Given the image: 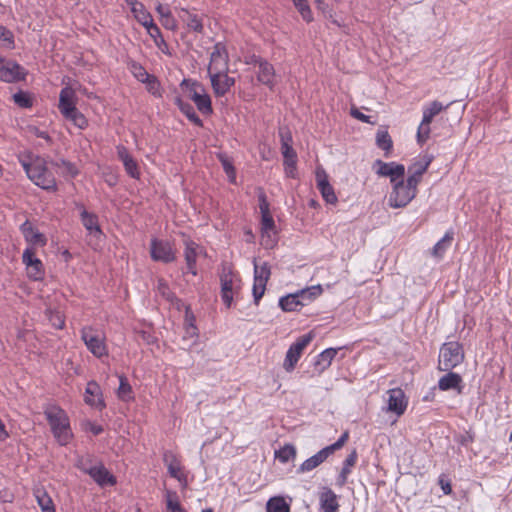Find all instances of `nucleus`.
Here are the masks:
<instances>
[{
  "instance_id": "774afa93",
  "label": "nucleus",
  "mask_w": 512,
  "mask_h": 512,
  "mask_svg": "<svg viewBox=\"0 0 512 512\" xmlns=\"http://www.w3.org/2000/svg\"><path fill=\"white\" fill-rule=\"evenodd\" d=\"M0 43L11 46L13 43V35L5 27L0 26Z\"/></svg>"
},
{
  "instance_id": "4be33fe9",
  "label": "nucleus",
  "mask_w": 512,
  "mask_h": 512,
  "mask_svg": "<svg viewBox=\"0 0 512 512\" xmlns=\"http://www.w3.org/2000/svg\"><path fill=\"white\" fill-rule=\"evenodd\" d=\"M202 253V248L194 243L193 241L186 240L185 241V251L184 256L187 264V269L193 275L197 274L196 271V260L197 257Z\"/></svg>"
},
{
  "instance_id": "7ed1b4c3",
  "label": "nucleus",
  "mask_w": 512,
  "mask_h": 512,
  "mask_svg": "<svg viewBox=\"0 0 512 512\" xmlns=\"http://www.w3.org/2000/svg\"><path fill=\"white\" fill-rule=\"evenodd\" d=\"M44 413L58 443L66 445L72 438V432L65 411L57 406H49Z\"/></svg>"
},
{
  "instance_id": "393cba45",
  "label": "nucleus",
  "mask_w": 512,
  "mask_h": 512,
  "mask_svg": "<svg viewBox=\"0 0 512 512\" xmlns=\"http://www.w3.org/2000/svg\"><path fill=\"white\" fill-rule=\"evenodd\" d=\"M117 154L119 159L123 162L126 172L133 178L139 177V170L136 161L129 154L128 150L123 147H117Z\"/></svg>"
},
{
  "instance_id": "4d7b16f0",
  "label": "nucleus",
  "mask_w": 512,
  "mask_h": 512,
  "mask_svg": "<svg viewBox=\"0 0 512 512\" xmlns=\"http://www.w3.org/2000/svg\"><path fill=\"white\" fill-rule=\"evenodd\" d=\"M220 162L223 166L224 171L228 175L231 182L235 181V170L232 165V163L229 161V159L224 155H219Z\"/></svg>"
},
{
  "instance_id": "37998d69",
  "label": "nucleus",
  "mask_w": 512,
  "mask_h": 512,
  "mask_svg": "<svg viewBox=\"0 0 512 512\" xmlns=\"http://www.w3.org/2000/svg\"><path fill=\"white\" fill-rule=\"evenodd\" d=\"M54 165L58 168L59 173L67 177H75L78 173L76 167L67 161L61 160L60 162L54 163Z\"/></svg>"
},
{
  "instance_id": "9b49d317",
  "label": "nucleus",
  "mask_w": 512,
  "mask_h": 512,
  "mask_svg": "<svg viewBox=\"0 0 512 512\" xmlns=\"http://www.w3.org/2000/svg\"><path fill=\"white\" fill-rule=\"evenodd\" d=\"M23 263L26 265L27 275L34 281L41 280L44 276L43 264L35 257L32 248H27L22 255Z\"/></svg>"
},
{
  "instance_id": "69168bd1",
  "label": "nucleus",
  "mask_w": 512,
  "mask_h": 512,
  "mask_svg": "<svg viewBox=\"0 0 512 512\" xmlns=\"http://www.w3.org/2000/svg\"><path fill=\"white\" fill-rule=\"evenodd\" d=\"M283 158H284V164L287 163H293L297 161V155L293 147H286L284 149H281Z\"/></svg>"
},
{
  "instance_id": "f03ea898",
  "label": "nucleus",
  "mask_w": 512,
  "mask_h": 512,
  "mask_svg": "<svg viewBox=\"0 0 512 512\" xmlns=\"http://www.w3.org/2000/svg\"><path fill=\"white\" fill-rule=\"evenodd\" d=\"M21 164L29 179L37 186L45 190H56V180L52 173L48 171L44 159L35 157L30 162L21 159Z\"/></svg>"
},
{
  "instance_id": "13d9d810",
  "label": "nucleus",
  "mask_w": 512,
  "mask_h": 512,
  "mask_svg": "<svg viewBox=\"0 0 512 512\" xmlns=\"http://www.w3.org/2000/svg\"><path fill=\"white\" fill-rule=\"evenodd\" d=\"M157 290L168 301L174 300V294L170 291L169 286L165 280L158 279Z\"/></svg>"
},
{
  "instance_id": "cd10ccee",
  "label": "nucleus",
  "mask_w": 512,
  "mask_h": 512,
  "mask_svg": "<svg viewBox=\"0 0 512 512\" xmlns=\"http://www.w3.org/2000/svg\"><path fill=\"white\" fill-rule=\"evenodd\" d=\"M429 163H430L429 160L424 159V160L415 162L411 166H409V168H408L409 182L413 183L417 186L418 183L420 182V179H421L423 173L427 170Z\"/></svg>"
},
{
  "instance_id": "1a4fd4ad",
  "label": "nucleus",
  "mask_w": 512,
  "mask_h": 512,
  "mask_svg": "<svg viewBox=\"0 0 512 512\" xmlns=\"http://www.w3.org/2000/svg\"><path fill=\"white\" fill-rule=\"evenodd\" d=\"M163 461L167 467L169 475L177 479L183 488H186L188 485L187 475L179 458L173 452L165 451L163 454Z\"/></svg>"
},
{
  "instance_id": "c9c22d12",
  "label": "nucleus",
  "mask_w": 512,
  "mask_h": 512,
  "mask_svg": "<svg viewBox=\"0 0 512 512\" xmlns=\"http://www.w3.org/2000/svg\"><path fill=\"white\" fill-rule=\"evenodd\" d=\"M35 497L42 512H55L53 501L45 491L37 490Z\"/></svg>"
},
{
  "instance_id": "72a5a7b5",
  "label": "nucleus",
  "mask_w": 512,
  "mask_h": 512,
  "mask_svg": "<svg viewBox=\"0 0 512 512\" xmlns=\"http://www.w3.org/2000/svg\"><path fill=\"white\" fill-rule=\"evenodd\" d=\"M165 502L167 512H187L181 505L179 497L175 491L166 490Z\"/></svg>"
},
{
  "instance_id": "7c9ffc66",
  "label": "nucleus",
  "mask_w": 512,
  "mask_h": 512,
  "mask_svg": "<svg viewBox=\"0 0 512 512\" xmlns=\"http://www.w3.org/2000/svg\"><path fill=\"white\" fill-rule=\"evenodd\" d=\"M376 145L385 152V156L391 153L393 141L386 129H379L376 133Z\"/></svg>"
},
{
  "instance_id": "c03bdc74",
  "label": "nucleus",
  "mask_w": 512,
  "mask_h": 512,
  "mask_svg": "<svg viewBox=\"0 0 512 512\" xmlns=\"http://www.w3.org/2000/svg\"><path fill=\"white\" fill-rule=\"evenodd\" d=\"M178 105L181 111L187 116V118L192 121L196 125H201V119L197 116L193 107L189 104L183 103L181 100H178Z\"/></svg>"
},
{
  "instance_id": "8fccbe9b",
  "label": "nucleus",
  "mask_w": 512,
  "mask_h": 512,
  "mask_svg": "<svg viewBox=\"0 0 512 512\" xmlns=\"http://www.w3.org/2000/svg\"><path fill=\"white\" fill-rule=\"evenodd\" d=\"M430 123L431 122H425L423 119L420 123L417 131V141L419 144H423L427 141L430 134Z\"/></svg>"
},
{
  "instance_id": "473e14b6",
  "label": "nucleus",
  "mask_w": 512,
  "mask_h": 512,
  "mask_svg": "<svg viewBox=\"0 0 512 512\" xmlns=\"http://www.w3.org/2000/svg\"><path fill=\"white\" fill-rule=\"evenodd\" d=\"M279 305L284 311H296L303 306V301L298 298L296 293L289 294L280 298Z\"/></svg>"
},
{
  "instance_id": "e433bc0d",
  "label": "nucleus",
  "mask_w": 512,
  "mask_h": 512,
  "mask_svg": "<svg viewBox=\"0 0 512 512\" xmlns=\"http://www.w3.org/2000/svg\"><path fill=\"white\" fill-rule=\"evenodd\" d=\"M357 461V453L353 450L345 459L344 466L339 476V481L341 485H344L347 481V477L351 472V468L355 465Z\"/></svg>"
},
{
  "instance_id": "09e8293b",
  "label": "nucleus",
  "mask_w": 512,
  "mask_h": 512,
  "mask_svg": "<svg viewBox=\"0 0 512 512\" xmlns=\"http://www.w3.org/2000/svg\"><path fill=\"white\" fill-rule=\"evenodd\" d=\"M447 242H448V233H446L440 241L436 243L434 248L432 249V255L433 257L437 259H441L444 257L447 249Z\"/></svg>"
},
{
  "instance_id": "49530a36",
  "label": "nucleus",
  "mask_w": 512,
  "mask_h": 512,
  "mask_svg": "<svg viewBox=\"0 0 512 512\" xmlns=\"http://www.w3.org/2000/svg\"><path fill=\"white\" fill-rule=\"evenodd\" d=\"M261 232H262L261 233V244L266 249L273 248L277 243V239H276L274 230H263Z\"/></svg>"
},
{
  "instance_id": "4c0bfd02",
  "label": "nucleus",
  "mask_w": 512,
  "mask_h": 512,
  "mask_svg": "<svg viewBox=\"0 0 512 512\" xmlns=\"http://www.w3.org/2000/svg\"><path fill=\"white\" fill-rule=\"evenodd\" d=\"M45 314L48 321L54 328L63 329L65 325V319L61 311L52 308H47Z\"/></svg>"
},
{
  "instance_id": "a18cd8bd",
  "label": "nucleus",
  "mask_w": 512,
  "mask_h": 512,
  "mask_svg": "<svg viewBox=\"0 0 512 512\" xmlns=\"http://www.w3.org/2000/svg\"><path fill=\"white\" fill-rule=\"evenodd\" d=\"M295 7L298 9L299 13L301 14L302 18L310 22L312 20V12L311 9L307 3V0H292Z\"/></svg>"
},
{
  "instance_id": "bb28decb",
  "label": "nucleus",
  "mask_w": 512,
  "mask_h": 512,
  "mask_svg": "<svg viewBox=\"0 0 512 512\" xmlns=\"http://www.w3.org/2000/svg\"><path fill=\"white\" fill-rule=\"evenodd\" d=\"M320 505L324 512H336L338 510L337 497L331 489H325L320 494Z\"/></svg>"
},
{
  "instance_id": "c85d7f7f",
  "label": "nucleus",
  "mask_w": 512,
  "mask_h": 512,
  "mask_svg": "<svg viewBox=\"0 0 512 512\" xmlns=\"http://www.w3.org/2000/svg\"><path fill=\"white\" fill-rule=\"evenodd\" d=\"M81 221L87 231L92 235H101V229L98 224L97 216L87 212L85 209L81 212Z\"/></svg>"
},
{
  "instance_id": "6e6d98bb",
  "label": "nucleus",
  "mask_w": 512,
  "mask_h": 512,
  "mask_svg": "<svg viewBox=\"0 0 512 512\" xmlns=\"http://www.w3.org/2000/svg\"><path fill=\"white\" fill-rule=\"evenodd\" d=\"M279 136L281 141V149L286 147H292V135L287 127H280Z\"/></svg>"
},
{
  "instance_id": "603ef678",
  "label": "nucleus",
  "mask_w": 512,
  "mask_h": 512,
  "mask_svg": "<svg viewBox=\"0 0 512 512\" xmlns=\"http://www.w3.org/2000/svg\"><path fill=\"white\" fill-rule=\"evenodd\" d=\"M132 74L140 81L145 82L151 76L140 64L133 62L130 66Z\"/></svg>"
},
{
  "instance_id": "0e129e2a",
  "label": "nucleus",
  "mask_w": 512,
  "mask_h": 512,
  "mask_svg": "<svg viewBox=\"0 0 512 512\" xmlns=\"http://www.w3.org/2000/svg\"><path fill=\"white\" fill-rule=\"evenodd\" d=\"M144 83L147 84V88L150 93L160 96V84L154 76L151 75Z\"/></svg>"
},
{
  "instance_id": "f257e3e1",
  "label": "nucleus",
  "mask_w": 512,
  "mask_h": 512,
  "mask_svg": "<svg viewBox=\"0 0 512 512\" xmlns=\"http://www.w3.org/2000/svg\"><path fill=\"white\" fill-rule=\"evenodd\" d=\"M78 98L76 91L73 87H64L59 95L58 108L62 116L72 122L79 129H84L87 126L85 116L77 109L76 105Z\"/></svg>"
},
{
  "instance_id": "a211bd4d",
  "label": "nucleus",
  "mask_w": 512,
  "mask_h": 512,
  "mask_svg": "<svg viewBox=\"0 0 512 512\" xmlns=\"http://www.w3.org/2000/svg\"><path fill=\"white\" fill-rule=\"evenodd\" d=\"M208 75L212 89L218 97L225 95L235 83L234 78L228 76V72L217 73L215 76L213 74Z\"/></svg>"
},
{
  "instance_id": "e2e57ef3",
  "label": "nucleus",
  "mask_w": 512,
  "mask_h": 512,
  "mask_svg": "<svg viewBox=\"0 0 512 512\" xmlns=\"http://www.w3.org/2000/svg\"><path fill=\"white\" fill-rule=\"evenodd\" d=\"M462 378L456 373L450 372V389L456 390L458 394L462 392Z\"/></svg>"
},
{
  "instance_id": "f704fd0d",
  "label": "nucleus",
  "mask_w": 512,
  "mask_h": 512,
  "mask_svg": "<svg viewBox=\"0 0 512 512\" xmlns=\"http://www.w3.org/2000/svg\"><path fill=\"white\" fill-rule=\"evenodd\" d=\"M267 512H290V506L281 496L270 498L266 503Z\"/></svg>"
},
{
  "instance_id": "a19ab883",
  "label": "nucleus",
  "mask_w": 512,
  "mask_h": 512,
  "mask_svg": "<svg viewBox=\"0 0 512 512\" xmlns=\"http://www.w3.org/2000/svg\"><path fill=\"white\" fill-rule=\"evenodd\" d=\"M464 359V352L459 343H450V367H455Z\"/></svg>"
},
{
  "instance_id": "052dcab7",
  "label": "nucleus",
  "mask_w": 512,
  "mask_h": 512,
  "mask_svg": "<svg viewBox=\"0 0 512 512\" xmlns=\"http://www.w3.org/2000/svg\"><path fill=\"white\" fill-rule=\"evenodd\" d=\"M197 338V328L193 324V317L189 318L188 313L186 314V328L184 338Z\"/></svg>"
},
{
  "instance_id": "58836bf2",
  "label": "nucleus",
  "mask_w": 512,
  "mask_h": 512,
  "mask_svg": "<svg viewBox=\"0 0 512 512\" xmlns=\"http://www.w3.org/2000/svg\"><path fill=\"white\" fill-rule=\"evenodd\" d=\"M119 387L117 390V396L122 401H129L133 398L132 396V388L128 383V380L125 376H119Z\"/></svg>"
},
{
  "instance_id": "a878e982",
  "label": "nucleus",
  "mask_w": 512,
  "mask_h": 512,
  "mask_svg": "<svg viewBox=\"0 0 512 512\" xmlns=\"http://www.w3.org/2000/svg\"><path fill=\"white\" fill-rule=\"evenodd\" d=\"M131 12L135 19L146 29L154 24L151 14L146 10L145 6L141 2L134 3V6L131 8Z\"/></svg>"
},
{
  "instance_id": "4468645a",
  "label": "nucleus",
  "mask_w": 512,
  "mask_h": 512,
  "mask_svg": "<svg viewBox=\"0 0 512 512\" xmlns=\"http://www.w3.org/2000/svg\"><path fill=\"white\" fill-rule=\"evenodd\" d=\"M253 59V62L259 68L257 73L258 81L272 89L276 84V74L273 65L262 58L254 57Z\"/></svg>"
},
{
  "instance_id": "5701e85b",
  "label": "nucleus",
  "mask_w": 512,
  "mask_h": 512,
  "mask_svg": "<svg viewBox=\"0 0 512 512\" xmlns=\"http://www.w3.org/2000/svg\"><path fill=\"white\" fill-rule=\"evenodd\" d=\"M84 401L86 404L100 409L105 406L102 399L101 389L96 382L91 381L87 384Z\"/></svg>"
},
{
  "instance_id": "338daca9",
  "label": "nucleus",
  "mask_w": 512,
  "mask_h": 512,
  "mask_svg": "<svg viewBox=\"0 0 512 512\" xmlns=\"http://www.w3.org/2000/svg\"><path fill=\"white\" fill-rule=\"evenodd\" d=\"M160 22L166 29L176 31L178 28V23L172 14L166 15V17L160 20Z\"/></svg>"
},
{
  "instance_id": "dca6fc26",
  "label": "nucleus",
  "mask_w": 512,
  "mask_h": 512,
  "mask_svg": "<svg viewBox=\"0 0 512 512\" xmlns=\"http://www.w3.org/2000/svg\"><path fill=\"white\" fill-rule=\"evenodd\" d=\"M388 411L396 415H402L407 408V400L404 392L400 388L390 389L388 391Z\"/></svg>"
},
{
  "instance_id": "9d476101",
  "label": "nucleus",
  "mask_w": 512,
  "mask_h": 512,
  "mask_svg": "<svg viewBox=\"0 0 512 512\" xmlns=\"http://www.w3.org/2000/svg\"><path fill=\"white\" fill-rule=\"evenodd\" d=\"M150 254L153 260L164 263L173 262L176 258L175 250L168 241L153 239Z\"/></svg>"
},
{
  "instance_id": "412c9836",
  "label": "nucleus",
  "mask_w": 512,
  "mask_h": 512,
  "mask_svg": "<svg viewBox=\"0 0 512 512\" xmlns=\"http://www.w3.org/2000/svg\"><path fill=\"white\" fill-rule=\"evenodd\" d=\"M21 232L25 240L33 246L43 247L47 243V239L44 234L40 233L35 229L32 224L28 221L21 225Z\"/></svg>"
},
{
  "instance_id": "423d86ee",
  "label": "nucleus",
  "mask_w": 512,
  "mask_h": 512,
  "mask_svg": "<svg viewBox=\"0 0 512 512\" xmlns=\"http://www.w3.org/2000/svg\"><path fill=\"white\" fill-rule=\"evenodd\" d=\"M221 297L224 304L230 307L233 296L240 289L241 279L229 266H223L220 274Z\"/></svg>"
},
{
  "instance_id": "39448f33",
  "label": "nucleus",
  "mask_w": 512,
  "mask_h": 512,
  "mask_svg": "<svg viewBox=\"0 0 512 512\" xmlns=\"http://www.w3.org/2000/svg\"><path fill=\"white\" fill-rule=\"evenodd\" d=\"M80 333L85 346L95 357L101 358L108 354L105 335L101 331L92 326H84Z\"/></svg>"
},
{
  "instance_id": "2f4dec72",
  "label": "nucleus",
  "mask_w": 512,
  "mask_h": 512,
  "mask_svg": "<svg viewBox=\"0 0 512 512\" xmlns=\"http://www.w3.org/2000/svg\"><path fill=\"white\" fill-rule=\"evenodd\" d=\"M323 293V288L320 284L314 285L311 287H307L305 289H302L298 292H296V295L300 300L303 301V306L306 302H311L315 300L317 297H319Z\"/></svg>"
},
{
  "instance_id": "680f3d73",
  "label": "nucleus",
  "mask_w": 512,
  "mask_h": 512,
  "mask_svg": "<svg viewBox=\"0 0 512 512\" xmlns=\"http://www.w3.org/2000/svg\"><path fill=\"white\" fill-rule=\"evenodd\" d=\"M348 437H349V433L348 431H345L341 437L332 445L330 446H327L325 447L326 449H328V452L330 454L334 453L336 450H339L340 448H342L344 446V444L346 443V441L348 440Z\"/></svg>"
},
{
  "instance_id": "aec40b11",
  "label": "nucleus",
  "mask_w": 512,
  "mask_h": 512,
  "mask_svg": "<svg viewBox=\"0 0 512 512\" xmlns=\"http://www.w3.org/2000/svg\"><path fill=\"white\" fill-rule=\"evenodd\" d=\"M179 18L182 22L185 23L187 29L189 31L196 32L198 34H202L204 31L203 20L197 14L185 9L181 8L179 11Z\"/></svg>"
},
{
  "instance_id": "ea45409f",
  "label": "nucleus",
  "mask_w": 512,
  "mask_h": 512,
  "mask_svg": "<svg viewBox=\"0 0 512 512\" xmlns=\"http://www.w3.org/2000/svg\"><path fill=\"white\" fill-rule=\"evenodd\" d=\"M275 457L282 463H286L296 457V448L292 444H286L275 452Z\"/></svg>"
},
{
  "instance_id": "f3484780",
  "label": "nucleus",
  "mask_w": 512,
  "mask_h": 512,
  "mask_svg": "<svg viewBox=\"0 0 512 512\" xmlns=\"http://www.w3.org/2000/svg\"><path fill=\"white\" fill-rule=\"evenodd\" d=\"M316 182L319 191L321 192L324 200L329 204L337 203V196L334 192L333 187L330 185L328 181V176L323 169H318L316 171Z\"/></svg>"
},
{
  "instance_id": "864d4df0",
  "label": "nucleus",
  "mask_w": 512,
  "mask_h": 512,
  "mask_svg": "<svg viewBox=\"0 0 512 512\" xmlns=\"http://www.w3.org/2000/svg\"><path fill=\"white\" fill-rule=\"evenodd\" d=\"M442 110V105L433 102L429 107H427L423 112V119L425 122H431L433 117L437 115Z\"/></svg>"
},
{
  "instance_id": "2eb2a0df",
  "label": "nucleus",
  "mask_w": 512,
  "mask_h": 512,
  "mask_svg": "<svg viewBox=\"0 0 512 512\" xmlns=\"http://www.w3.org/2000/svg\"><path fill=\"white\" fill-rule=\"evenodd\" d=\"M190 98L196 104L198 110L204 114H209L212 112L211 100L209 95L205 92L202 85L199 83H192L190 89Z\"/></svg>"
},
{
  "instance_id": "0eeeda50",
  "label": "nucleus",
  "mask_w": 512,
  "mask_h": 512,
  "mask_svg": "<svg viewBox=\"0 0 512 512\" xmlns=\"http://www.w3.org/2000/svg\"><path fill=\"white\" fill-rule=\"evenodd\" d=\"M208 74L224 73L229 71V57L226 47L223 43L218 42L214 45L210 55L208 65Z\"/></svg>"
},
{
  "instance_id": "c756f323",
  "label": "nucleus",
  "mask_w": 512,
  "mask_h": 512,
  "mask_svg": "<svg viewBox=\"0 0 512 512\" xmlns=\"http://www.w3.org/2000/svg\"><path fill=\"white\" fill-rule=\"evenodd\" d=\"M150 37L154 40L155 45L164 54L170 55L169 47L164 40L159 27L154 23L151 27L146 29Z\"/></svg>"
},
{
  "instance_id": "79ce46f5",
  "label": "nucleus",
  "mask_w": 512,
  "mask_h": 512,
  "mask_svg": "<svg viewBox=\"0 0 512 512\" xmlns=\"http://www.w3.org/2000/svg\"><path fill=\"white\" fill-rule=\"evenodd\" d=\"M301 353L296 351L292 346L288 349L286 353V357L284 360L283 367L286 371L290 372L294 369L296 363L298 362Z\"/></svg>"
},
{
  "instance_id": "6ab92c4d",
  "label": "nucleus",
  "mask_w": 512,
  "mask_h": 512,
  "mask_svg": "<svg viewBox=\"0 0 512 512\" xmlns=\"http://www.w3.org/2000/svg\"><path fill=\"white\" fill-rule=\"evenodd\" d=\"M88 475L100 486L116 484V478L101 463L95 464L93 469H89Z\"/></svg>"
},
{
  "instance_id": "ddd939ff",
  "label": "nucleus",
  "mask_w": 512,
  "mask_h": 512,
  "mask_svg": "<svg viewBox=\"0 0 512 512\" xmlns=\"http://www.w3.org/2000/svg\"><path fill=\"white\" fill-rule=\"evenodd\" d=\"M375 166L378 167L376 173L380 176L390 177L391 183L403 179L405 174V167L402 164L395 162L386 163L381 160L375 162Z\"/></svg>"
},
{
  "instance_id": "20e7f679",
  "label": "nucleus",
  "mask_w": 512,
  "mask_h": 512,
  "mask_svg": "<svg viewBox=\"0 0 512 512\" xmlns=\"http://www.w3.org/2000/svg\"><path fill=\"white\" fill-rule=\"evenodd\" d=\"M417 186L400 179L393 183V190L389 195L388 203L392 208H401L406 206L416 195Z\"/></svg>"
},
{
  "instance_id": "6e6552de",
  "label": "nucleus",
  "mask_w": 512,
  "mask_h": 512,
  "mask_svg": "<svg viewBox=\"0 0 512 512\" xmlns=\"http://www.w3.org/2000/svg\"><path fill=\"white\" fill-rule=\"evenodd\" d=\"M271 271L267 263H263L258 266L254 262V285H253V296L254 301L258 304L261 297L264 295L266 289V283L270 278Z\"/></svg>"
},
{
  "instance_id": "5fc2aeb1",
  "label": "nucleus",
  "mask_w": 512,
  "mask_h": 512,
  "mask_svg": "<svg viewBox=\"0 0 512 512\" xmlns=\"http://www.w3.org/2000/svg\"><path fill=\"white\" fill-rule=\"evenodd\" d=\"M14 102L22 107V108H28L32 105V101L29 97V95L25 92H18L13 95Z\"/></svg>"
},
{
  "instance_id": "3c124183",
  "label": "nucleus",
  "mask_w": 512,
  "mask_h": 512,
  "mask_svg": "<svg viewBox=\"0 0 512 512\" xmlns=\"http://www.w3.org/2000/svg\"><path fill=\"white\" fill-rule=\"evenodd\" d=\"M313 333L309 332L308 334H305L301 337H299L295 343H293L291 346L302 354L303 350L307 347V345L313 340Z\"/></svg>"
},
{
  "instance_id": "f8f14e48",
  "label": "nucleus",
  "mask_w": 512,
  "mask_h": 512,
  "mask_svg": "<svg viewBox=\"0 0 512 512\" xmlns=\"http://www.w3.org/2000/svg\"><path fill=\"white\" fill-rule=\"evenodd\" d=\"M24 70L17 63L0 58V80L15 82L24 78Z\"/></svg>"
},
{
  "instance_id": "b1692460",
  "label": "nucleus",
  "mask_w": 512,
  "mask_h": 512,
  "mask_svg": "<svg viewBox=\"0 0 512 512\" xmlns=\"http://www.w3.org/2000/svg\"><path fill=\"white\" fill-rule=\"evenodd\" d=\"M331 454L328 452V449L323 448L318 451L315 455L306 459L298 468V473H305L312 471L313 469L320 466Z\"/></svg>"
},
{
  "instance_id": "bf43d9fd",
  "label": "nucleus",
  "mask_w": 512,
  "mask_h": 512,
  "mask_svg": "<svg viewBox=\"0 0 512 512\" xmlns=\"http://www.w3.org/2000/svg\"><path fill=\"white\" fill-rule=\"evenodd\" d=\"M438 368L441 371L448 370V347L446 344H443L440 349Z\"/></svg>"
},
{
  "instance_id": "de8ad7c7",
  "label": "nucleus",
  "mask_w": 512,
  "mask_h": 512,
  "mask_svg": "<svg viewBox=\"0 0 512 512\" xmlns=\"http://www.w3.org/2000/svg\"><path fill=\"white\" fill-rule=\"evenodd\" d=\"M336 354H337V349L328 348V349L324 350L319 355L317 364L318 365L323 364V368L330 366V364H331L332 360L335 358Z\"/></svg>"
}]
</instances>
